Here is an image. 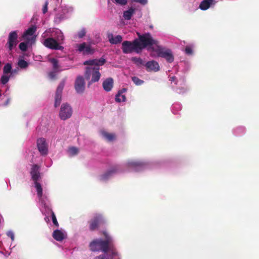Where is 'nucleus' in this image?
I'll use <instances>...</instances> for the list:
<instances>
[{"instance_id":"nucleus-35","label":"nucleus","mask_w":259,"mask_h":259,"mask_svg":"<svg viewBox=\"0 0 259 259\" xmlns=\"http://www.w3.org/2000/svg\"><path fill=\"white\" fill-rule=\"evenodd\" d=\"M50 62L53 65V69L55 70L59 68L58 61L55 58H52L50 59Z\"/></svg>"},{"instance_id":"nucleus-46","label":"nucleus","mask_w":259,"mask_h":259,"mask_svg":"<svg viewBox=\"0 0 259 259\" xmlns=\"http://www.w3.org/2000/svg\"><path fill=\"white\" fill-rule=\"evenodd\" d=\"M120 97H121L122 101H125L126 98H125V96L124 95H121Z\"/></svg>"},{"instance_id":"nucleus-2","label":"nucleus","mask_w":259,"mask_h":259,"mask_svg":"<svg viewBox=\"0 0 259 259\" xmlns=\"http://www.w3.org/2000/svg\"><path fill=\"white\" fill-rule=\"evenodd\" d=\"M103 234L105 237V240L96 239L90 243V248L92 251H102L104 253H107L109 250L114 249L111 237L105 231H104Z\"/></svg>"},{"instance_id":"nucleus-24","label":"nucleus","mask_w":259,"mask_h":259,"mask_svg":"<svg viewBox=\"0 0 259 259\" xmlns=\"http://www.w3.org/2000/svg\"><path fill=\"white\" fill-rule=\"evenodd\" d=\"M109 40L111 44H117L121 42L122 37L121 35H118L114 37L113 34H111L108 35Z\"/></svg>"},{"instance_id":"nucleus-34","label":"nucleus","mask_w":259,"mask_h":259,"mask_svg":"<svg viewBox=\"0 0 259 259\" xmlns=\"http://www.w3.org/2000/svg\"><path fill=\"white\" fill-rule=\"evenodd\" d=\"M132 80L134 82V83L137 85H140L144 82L143 80L140 79L137 76L132 77Z\"/></svg>"},{"instance_id":"nucleus-9","label":"nucleus","mask_w":259,"mask_h":259,"mask_svg":"<svg viewBox=\"0 0 259 259\" xmlns=\"http://www.w3.org/2000/svg\"><path fill=\"white\" fill-rule=\"evenodd\" d=\"M104 220L102 215H97L90 221L89 229L91 231H94L98 229L100 225L104 224Z\"/></svg>"},{"instance_id":"nucleus-10","label":"nucleus","mask_w":259,"mask_h":259,"mask_svg":"<svg viewBox=\"0 0 259 259\" xmlns=\"http://www.w3.org/2000/svg\"><path fill=\"white\" fill-rule=\"evenodd\" d=\"M74 88L78 94H82L84 92L85 82L82 76H78L76 77L74 83Z\"/></svg>"},{"instance_id":"nucleus-15","label":"nucleus","mask_w":259,"mask_h":259,"mask_svg":"<svg viewBox=\"0 0 259 259\" xmlns=\"http://www.w3.org/2000/svg\"><path fill=\"white\" fill-rule=\"evenodd\" d=\"M28 53H23L19 57V60L17 62V66L21 69H26L28 67L29 63L25 61L24 59L25 57H29Z\"/></svg>"},{"instance_id":"nucleus-4","label":"nucleus","mask_w":259,"mask_h":259,"mask_svg":"<svg viewBox=\"0 0 259 259\" xmlns=\"http://www.w3.org/2000/svg\"><path fill=\"white\" fill-rule=\"evenodd\" d=\"M139 46L138 39H135L132 42L125 40L122 44V52L124 54L131 53L133 52L138 53L140 52V50H139Z\"/></svg>"},{"instance_id":"nucleus-45","label":"nucleus","mask_w":259,"mask_h":259,"mask_svg":"<svg viewBox=\"0 0 259 259\" xmlns=\"http://www.w3.org/2000/svg\"><path fill=\"white\" fill-rule=\"evenodd\" d=\"M126 91V89L125 88H123L122 90L118 91V93H120V95L123 94V93Z\"/></svg>"},{"instance_id":"nucleus-23","label":"nucleus","mask_w":259,"mask_h":259,"mask_svg":"<svg viewBox=\"0 0 259 259\" xmlns=\"http://www.w3.org/2000/svg\"><path fill=\"white\" fill-rule=\"evenodd\" d=\"M52 236L54 239L58 241H61L65 238L64 234L60 230H55L54 231Z\"/></svg>"},{"instance_id":"nucleus-7","label":"nucleus","mask_w":259,"mask_h":259,"mask_svg":"<svg viewBox=\"0 0 259 259\" xmlns=\"http://www.w3.org/2000/svg\"><path fill=\"white\" fill-rule=\"evenodd\" d=\"M43 45L47 48L55 50H63V47L60 46L58 42L52 37H48L45 39L43 42Z\"/></svg>"},{"instance_id":"nucleus-28","label":"nucleus","mask_w":259,"mask_h":259,"mask_svg":"<svg viewBox=\"0 0 259 259\" xmlns=\"http://www.w3.org/2000/svg\"><path fill=\"white\" fill-rule=\"evenodd\" d=\"M34 182V186L36 189L37 194L38 198H40L42 196V189L40 184L38 181H35Z\"/></svg>"},{"instance_id":"nucleus-36","label":"nucleus","mask_w":259,"mask_h":259,"mask_svg":"<svg viewBox=\"0 0 259 259\" xmlns=\"http://www.w3.org/2000/svg\"><path fill=\"white\" fill-rule=\"evenodd\" d=\"M51 217H52V221H53V224L56 227H59V223H58V221L57 220L56 215L55 214V213L53 211H51Z\"/></svg>"},{"instance_id":"nucleus-44","label":"nucleus","mask_w":259,"mask_h":259,"mask_svg":"<svg viewBox=\"0 0 259 259\" xmlns=\"http://www.w3.org/2000/svg\"><path fill=\"white\" fill-rule=\"evenodd\" d=\"M49 76L52 79H55V77H56V73H55V72H54L53 71L50 72L49 73Z\"/></svg>"},{"instance_id":"nucleus-27","label":"nucleus","mask_w":259,"mask_h":259,"mask_svg":"<svg viewBox=\"0 0 259 259\" xmlns=\"http://www.w3.org/2000/svg\"><path fill=\"white\" fill-rule=\"evenodd\" d=\"M12 73V65L10 63L5 64L3 68V73L11 75Z\"/></svg>"},{"instance_id":"nucleus-14","label":"nucleus","mask_w":259,"mask_h":259,"mask_svg":"<svg viewBox=\"0 0 259 259\" xmlns=\"http://www.w3.org/2000/svg\"><path fill=\"white\" fill-rule=\"evenodd\" d=\"M39 169L40 167L37 164L33 165L31 168L30 175L34 182L39 181L41 179Z\"/></svg>"},{"instance_id":"nucleus-38","label":"nucleus","mask_w":259,"mask_h":259,"mask_svg":"<svg viewBox=\"0 0 259 259\" xmlns=\"http://www.w3.org/2000/svg\"><path fill=\"white\" fill-rule=\"evenodd\" d=\"M185 51L187 55H192L193 54L192 49L189 46L186 47Z\"/></svg>"},{"instance_id":"nucleus-21","label":"nucleus","mask_w":259,"mask_h":259,"mask_svg":"<svg viewBox=\"0 0 259 259\" xmlns=\"http://www.w3.org/2000/svg\"><path fill=\"white\" fill-rule=\"evenodd\" d=\"M8 44L9 50H12L16 44V31H13L10 33Z\"/></svg>"},{"instance_id":"nucleus-12","label":"nucleus","mask_w":259,"mask_h":259,"mask_svg":"<svg viewBox=\"0 0 259 259\" xmlns=\"http://www.w3.org/2000/svg\"><path fill=\"white\" fill-rule=\"evenodd\" d=\"M77 46L78 51L82 53L84 55L93 54L95 52L94 49L85 42L77 45Z\"/></svg>"},{"instance_id":"nucleus-47","label":"nucleus","mask_w":259,"mask_h":259,"mask_svg":"<svg viewBox=\"0 0 259 259\" xmlns=\"http://www.w3.org/2000/svg\"><path fill=\"white\" fill-rule=\"evenodd\" d=\"M1 218H2V216L0 215V221H1Z\"/></svg>"},{"instance_id":"nucleus-18","label":"nucleus","mask_w":259,"mask_h":259,"mask_svg":"<svg viewBox=\"0 0 259 259\" xmlns=\"http://www.w3.org/2000/svg\"><path fill=\"white\" fill-rule=\"evenodd\" d=\"M215 0H203L200 4L199 8L203 11L208 10L211 6H214L216 4Z\"/></svg>"},{"instance_id":"nucleus-20","label":"nucleus","mask_w":259,"mask_h":259,"mask_svg":"<svg viewBox=\"0 0 259 259\" xmlns=\"http://www.w3.org/2000/svg\"><path fill=\"white\" fill-rule=\"evenodd\" d=\"M114 81L113 79L111 77L106 78L103 82V88L106 92H110L112 90L113 87Z\"/></svg>"},{"instance_id":"nucleus-13","label":"nucleus","mask_w":259,"mask_h":259,"mask_svg":"<svg viewBox=\"0 0 259 259\" xmlns=\"http://www.w3.org/2000/svg\"><path fill=\"white\" fill-rule=\"evenodd\" d=\"M37 146L38 151L42 155H46L48 153V149L47 144L45 138H41L37 141Z\"/></svg>"},{"instance_id":"nucleus-48","label":"nucleus","mask_w":259,"mask_h":259,"mask_svg":"<svg viewBox=\"0 0 259 259\" xmlns=\"http://www.w3.org/2000/svg\"><path fill=\"white\" fill-rule=\"evenodd\" d=\"M150 28H153V26H150Z\"/></svg>"},{"instance_id":"nucleus-37","label":"nucleus","mask_w":259,"mask_h":259,"mask_svg":"<svg viewBox=\"0 0 259 259\" xmlns=\"http://www.w3.org/2000/svg\"><path fill=\"white\" fill-rule=\"evenodd\" d=\"M86 30L83 28L78 32V36L79 38H82L85 35Z\"/></svg>"},{"instance_id":"nucleus-3","label":"nucleus","mask_w":259,"mask_h":259,"mask_svg":"<svg viewBox=\"0 0 259 259\" xmlns=\"http://www.w3.org/2000/svg\"><path fill=\"white\" fill-rule=\"evenodd\" d=\"M137 34L139 37L138 42L140 45L139 50L140 52L147 46H152L154 45L157 47L158 45V41L153 39L150 33H147L141 35L140 33H137Z\"/></svg>"},{"instance_id":"nucleus-25","label":"nucleus","mask_w":259,"mask_h":259,"mask_svg":"<svg viewBox=\"0 0 259 259\" xmlns=\"http://www.w3.org/2000/svg\"><path fill=\"white\" fill-rule=\"evenodd\" d=\"M117 168L115 167L108 170L106 173L102 175L101 180L103 181L107 180L113 174H114L117 171Z\"/></svg>"},{"instance_id":"nucleus-19","label":"nucleus","mask_w":259,"mask_h":259,"mask_svg":"<svg viewBox=\"0 0 259 259\" xmlns=\"http://www.w3.org/2000/svg\"><path fill=\"white\" fill-rule=\"evenodd\" d=\"M127 164L130 168L136 171L142 169L144 166V164L140 161H131Z\"/></svg>"},{"instance_id":"nucleus-29","label":"nucleus","mask_w":259,"mask_h":259,"mask_svg":"<svg viewBox=\"0 0 259 259\" xmlns=\"http://www.w3.org/2000/svg\"><path fill=\"white\" fill-rule=\"evenodd\" d=\"M10 99L5 96L2 97L1 91L0 90V105L6 106L8 105Z\"/></svg>"},{"instance_id":"nucleus-41","label":"nucleus","mask_w":259,"mask_h":259,"mask_svg":"<svg viewBox=\"0 0 259 259\" xmlns=\"http://www.w3.org/2000/svg\"><path fill=\"white\" fill-rule=\"evenodd\" d=\"M7 236L8 237H10L13 241L14 240V238H15L14 234L12 231H8L7 232Z\"/></svg>"},{"instance_id":"nucleus-30","label":"nucleus","mask_w":259,"mask_h":259,"mask_svg":"<svg viewBox=\"0 0 259 259\" xmlns=\"http://www.w3.org/2000/svg\"><path fill=\"white\" fill-rule=\"evenodd\" d=\"M102 135L109 141H112L115 138V136L114 134L104 132L102 133Z\"/></svg>"},{"instance_id":"nucleus-31","label":"nucleus","mask_w":259,"mask_h":259,"mask_svg":"<svg viewBox=\"0 0 259 259\" xmlns=\"http://www.w3.org/2000/svg\"><path fill=\"white\" fill-rule=\"evenodd\" d=\"M132 61L136 64L137 66H140L144 65V62L143 60L140 58L138 57H133L132 58Z\"/></svg>"},{"instance_id":"nucleus-1","label":"nucleus","mask_w":259,"mask_h":259,"mask_svg":"<svg viewBox=\"0 0 259 259\" xmlns=\"http://www.w3.org/2000/svg\"><path fill=\"white\" fill-rule=\"evenodd\" d=\"M106 62V59L103 58L89 60L84 62L83 65L89 66L86 67L84 73V77L87 80H89L91 77L89 84L99 80L101 76L99 72V66H103Z\"/></svg>"},{"instance_id":"nucleus-17","label":"nucleus","mask_w":259,"mask_h":259,"mask_svg":"<svg viewBox=\"0 0 259 259\" xmlns=\"http://www.w3.org/2000/svg\"><path fill=\"white\" fill-rule=\"evenodd\" d=\"M24 41L21 42L19 45V48L22 52H26L29 47H32L34 43V39H27V40H24Z\"/></svg>"},{"instance_id":"nucleus-26","label":"nucleus","mask_w":259,"mask_h":259,"mask_svg":"<svg viewBox=\"0 0 259 259\" xmlns=\"http://www.w3.org/2000/svg\"><path fill=\"white\" fill-rule=\"evenodd\" d=\"M135 10L134 8H130L128 10L124 11L123 12V17L124 19L127 20H130L135 12Z\"/></svg>"},{"instance_id":"nucleus-33","label":"nucleus","mask_w":259,"mask_h":259,"mask_svg":"<svg viewBox=\"0 0 259 259\" xmlns=\"http://www.w3.org/2000/svg\"><path fill=\"white\" fill-rule=\"evenodd\" d=\"M78 149L75 147H72L69 148L68 152L70 156H74L78 153Z\"/></svg>"},{"instance_id":"nucleus-22","label":"nucleus","mask_w":259,"mask_h":259,"mask_svg":"<svg viewBox=\"0 0 259 259\" xmlns=\"http://www.w3.org/2000/svg\"><path fill=\"white\" fill-rule=\"evenodd\" d=\"M110 253H104L95 257L94 259H113L114 257L117 255V252L114 250H111Z\"/></svg>"},{"instance_id":"nucleus-11","label":"nucleus","mask_w":259,"mask_h":259,"mask_svg":"<svg viewBox=\"0 0 259 259\" xmlns=\"http://www.w3.org/2000/svg\"><path fill=\"white\" fill-rule=\"evenodd\" d=\"M37 27L35 25H31L30 27H29L22 35V39L23 40H27V39H34V43L36 41V35H34V33L36 31Z\"/></svg>"},{"instance_id":"nucleus-5","label":"nucleus","mask_w":259,"mask_h":259,"mask_svg":"<svg viewBox=\"0 0 259 259\" xmlns=\"http://www.w3.org/2000/svg\"><path fill=\"white\" fill-rule=\"evenodd\" d=\"M72 112L71 106L67 103H64L61 106L59 116L61 120H65L71 116Z\"/></svg>"},{"instance_id":"nucleus-40","label":"nucleus","mask_w":259,"mask_h":259,"mask_svg":"<svg viewBox=\"0 0 259 259\" xmlns=\"http://www.w3.org/2000/svg\"><path fill=\"white\" fill-rule=\"evenodd\" d=\"M49 5V2L48 1H46L45 3V5L42 8V13L44 14H45L48 11V6Z\"/></svg>"},{"instance_id":"nucleus-8","label":"nucleus","mask_w":259,"mask_h":259,"mask_svg":"<svg viewBox=\"0 0 259 259\" xmlns=\"http://www.w3.org/2000/svg\"><path fill=\"white\" fill-rule=\"evenodd\" d=\"M65 80H62L58 85L55 94L54 106L55 108L58 107L61 101L62 93L65 85Z\"/></svg>"},{"instance_id":"nucleus-42","label":"nucleus","mask_w":259,"mask_h":259,"mask_svg":"<svg viewBox=\"0 0 259 259\" xmlns=\"http://www.w3.org/2000/svg\"><path fill=\"white\" fill-rule=\"evenodd\" d=\"M120 96H121V95L120 94V93H117V94L116 95L115 101L119 103L122 101L121 97H120Z\"/></svg>"},{"instance_id":"nucleus-32","label":"nucleus","mask_w":259,"mask_h":259,"mask_svg":"<svg viewBox=\"0 0 259 259\" xmlns=\"http://www.w3.org/2000/svg\"><path fill=\"white\" fill-rule=\"evenodd\" d=\"M10 76V75L3 73L0 79L1 83L3 84H6L9 81Z\"/></svg>"},{"instance_id":"nucleus-43","label":"nucleus","mask_w":259,"mask_h":259,"mask_svg":"<svg viewBox=\"0 0 259 259\" xmlns=\"http://www.w3.org/2000/svg\"><path fill=\"white\" fill-rule=\"evenodd\" d=\"M133 2L139 3L142 5H145L147 3V0H132Z\"/></svg>"},{"instance_id":"nucleus-6","label":"nucleus","mask_w":259,"mask_h":259,"mask_svg":"<svg viewBox=\"0 0 259 259\" xmlns=\"http://www.w3.org/2000/svg\"><path fill=\"white\" fill-rule=\"evenodd\" d=\"M155 51L156 52L158 56L165 59L168 62L171 63L174 61V57L170 50H165L158 45Z\"/></svg>"},{"instance_id":"nucleus-39","label":"nucleus","mask_w":259,"mask_h":259,"mask_svg":"<svg viewBox=\"0 0 259 259\" xmlns=\"http://www.w3.org/2000/svg\"><path fill=\"white\" fill-rule=\"evenodd\" d=\"M115 2L121 6H124L126 5L127 1V0H114Z\"/></svg>"},{"instance_id":"nucleus-16","label":"nucleus","mask_w":259,"mask_h":259,"mask_svg":"<svg viewBox=\"0 0 259 259\" xmlns=\"http://www.w3.org/2000/svg\"><path fill=\"white\" fill-rule=\"evenodd\" d=\"M145 66L147 71L156 72L159 70V66L158 63L155 61H151L147 62Z\"/></svg>"}]
</instances>
